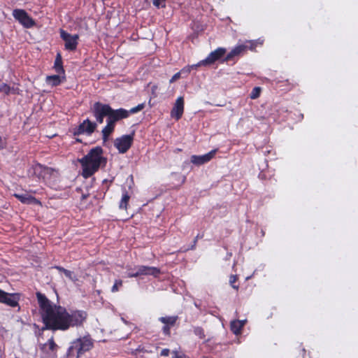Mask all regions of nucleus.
<instances>
[{"label": "nucleus", "instance_id": "obj_1", "mask_svg": "<svg viewBox=\"0 0 358 358\" xmlns=\"http://www.w3.org/2000/svg\"><path fill=\"white\" fill-rule=\"evenodd\" d=\"M41 315L44 324L42 330L66 331L71 327H80L87 319L84 310H72L70 313L64 307L57 306L40 292L36 293Z\"/></svg>", "mask_w": 358, "mask_h": 358}, {"label": "nucleus", "instance_id": "obj_2", "mask_svg": "<svg viewBox=\"0 0 358 358\" xmlns=\"http://www.w3.org/2000/svg\"><path fill=\"white\" fill-rule=\"evenodd\" d=\"M78 162L82 166V176L85 178L91 177L96 172L99 167L106 164V158L103 157V149L100 146H96L90 150V152Z\"/></svg>", "mask_w": 358, "mask_h": 358}, {"label": "nucleus", "instance_id": "obj_3", "mask_svg": "<svg viewBox=\"0 0 358 358\" xmlns=\"http://www.w3.org/2000/svg\"><path fill=\"white\" fill-rule=\"evenodd\" d=\"M91 112L94 117L96 122L102 124L105 117L106 120L111 119L112 117H117L129 110L124 108L113 109L109 104L103 103L99 101L95 102L90 108Z\"/></svg>", "mask_w": 358, "mask_h": 358}, {"label": "nucleus", "instance_id": "obj_4", "mask_svg": "<svg viewBox=\"0 0 358 358\" xmlns=\"http://www.w3.org/2000/svg\"><path fill=\"white\" fill-rule=\"evenodd\" d=\"M94 347V340L90 335L80 337L71 343L66 352L68 358H80L86 352L90 351Z\"/></svg>", "mask_w": 358, "mask_h": 358}, {"label": "nucleus", "instance_id": "obj_5", "mask_svg": "<svg viewBox=\"0 0 358 358\" xmlns=\"http://www.w3.org/2000/svg\"><path fill=\"white\" fill-rule=\"evenodd\" d=\"M145 108V103H140L137 106L131 108L129 112L120 115L117 117H112L111 119L106 120V125L101 131L102 139L103 142L108 140L109 136L113 132L117 122L127 118L130 114H134L142 110Z\"/></svg>", "mask_w": 358, "mask_h": 358}, {"label": "nucleus", "instance_id": "obj_6", "mask_svg": "<svg viewBox=\"0 0 358 358\" xmlns=\"http://www.w3.org/2000/svg\"><path fill=\"white\" fill-rule=\"evenodd\" d=\"M253 48L254 44L252 41L247 42L244 44L238 45L227 55L224 59V61L229 62L234 60L235 58L245 55L248 50H252Z\"/></svg>", "mask_w": 358, "mask_h": 358}, {"label": "nucleus", "instance_id": "obj_7", "mask_svg": "<svg viewBox=\"0 0 358 358\" xmlns=\"http://www.w3.org/2000/svg\"><path fill=\"white\" fill-rule=\"evenodd\" d=\"M226 53V49L224 48H218L215 50L211 52L208 56L201 61H200L199 63H197L195 65H192V68L193 67H198L201 66H210L213 64H214L215 62L221 59L224 54Z\"/></svg>", "mask_w": 358, "mask_h": 358}, {"label": "nucleus", "instance_id": "obj_8", "mask_svg": "<svg viewBox=\"0 0 358 358\" xmlns=\"http://www.w3.org/2000/svg\"><path fill=\"white\" fill-rule=\"evenodd\" d=\"M134 133L129 135H123L115 140L114 145L120 153H125L131 148L134 141Z\"/></svg>", "mask_w": 358, "mask_h": 358}, {"label": "nucleus", "instance_id": "obj_9", "mask_svg": "<svg viewBox=\"0 0 358 358\" xmlns=\"http://www.w3.org/2000/svg\"><path fill=\"white\" fill-rule=\"evenodd\" d=\"M13 16L25 28H31L36 24L34 20L23 9H14Z\"/></svg>", "mask_w": 358, "mask_h": 358}, {"label": "nucleus", "instance_id": "obj_10", "mask_svg": "<svg viewBox=\"0 0 358 358\" xmlns=\"http://www.w3.org/2000/svg\"><path fill=\"white\" fill-rule=\"evenodd\" d=\"M135 271L128 273L129 278L138 277L143 275H150L157 277L160 273L159 268L154 266H138L134 268Z\"/></svg>", "mask_w": 358, "mask_h": 358}, {"label": "nucleus", "instance_id": "obj_11", "mask_svg": "<svg viewBox=\"0 0 358 358\" xmlns=\"http://www.w3.org/2000/svg\"><path fill=\"white\" fill-rule=\"evenodd\" d=\"M96 127V122H92L89 119H86L74 129L73 134L76 136L86 134L90 136L95 131Z\"/></svg>", "mask_w": 358, "mask_h": 358}, {"label": "nucleus", "instance_id": "obj_12", "mask_svg": "<svg viewBox=\"0 0 358 358\" xmlns=\"http://www.w3.org/2000/svg\"><path fill=\"white\" fill-rule=\"evenodd\" d=\"M60 37L65 41V48L67 50L73 51L76 50L78 45V40L79 36L78 34L71 35L66 31L60 30Z\"/></svg>", "mask_w": 358, "mask_h": 358}, {"label": "nucleus", "instance_id": "obj_13", "mask_svg": "<svg viewBox=\"0 0 358 358\" xmlns=\"http://www.w3.org/2000/svg\"><path fill=\"white\" fill-rule=\"evenodd\" d=\"M21 294L20 293H6L1 303L6 304L8 306L15 308L18 307V311L20 310L19 301L20 300Z\"/></svg>", "mask_w": 358, "mask_h": 358}, {"label": "nucleus", "instance_id": "obj_14", "mask_svg": "<svg viewBox=\"0 0 358 358\" xmlns=\"http://www.w3.org/2000/svg\"><path fill=\"white\" fill-rule=\"evenodd\" d=\"M184 112V99L182 96H179L171 111V117L176 120H180Z\"/></svg>", "mask_w": 358, "mask_h": 358}, {"label": "nucleus", "instance_id": "obj_15", "mask_svg": "<svg viewBox=\"0 0 358 358\" xmlns=\"http://www.w3.org/2000/svg\"><path fill=\"white\" fill-rule=\"evenodd\" d=\"M217 150H213L203 155H192L191 162L196 165H202L210 161L215 156Z\"/></svg>", "mask_w": 358, "mask_h": 358}, {"label": "nucleus", "instance_id": "obj_16", "mask_svg": "<svg viewBox=\"0 0 358 358\" xmlns=\"http://www.w3.org/2000/svg\"><path fill=\"white\" fill-rule=\"evenodd\" d=\"M13 196L17 198L19 201H20L22 203L24 204H32V203H39V201L37 200L35 197L29 194L28 193L24 194H14Z\"/></svg>", "mask_w": 358, "mask_h": 358}, {"label": "nucleus", "instance_id": "obj_17", "mask_svg": "<svg viewBox=\"0 0 358 358\" xmlns=\"http://www.w3.org/2000/svg\"><path fill=\"white\" fill-rule=\"evenodd\" d=\"M58 348L57 345L55 343L53 337L50 338L46 343L41 344L40 349L41 351L45 353H48L49 351L55 352Z\"/></svg>", "mask_w": 358, "mask_h": 358}, {"label": "nucleus", "instance_id": "obj_18", "mask_svg": "<svg viewBox=\"0 0 358 358\" xmlns=\"http://www.w3.org/2000/svg\"><path fill=\"white\" fill-rule=\"evenodd\" d=\"M62 79L64 80V77L62 78L59 75L49 76L46 78V82L48 85L55 87L60 85Z\"/></svg>", "mask_w": 358, "mask_h": 358}, {"label": "nucleus", "instance_id": "obj_19", "mask_svg": "<svg viewBox=\"0 0 358 358\" xmlns=\"http://www.w3.org/2000/svg\"><path fill=\"white\" fill-rule=\"evenodd\" d=\"M178 320V317L175 316H168V317H161L159 318V320L164 324L165 325H168L169 327H173L177 320Z\"/></svg>", "mask_w": 358, "mask_h": 358}, {"label": "nucleus", "instance_id": "obj_20", "mask_svg": "<svg viewBox=\"0 0 358 358\" xmlns=\"http://www.w3.org/2000/svg\"><path fill=\"white\" fill-rule=\"evenodd\" d=\"M54 67L57 73H58L59 74H64V69L62 66V59L61 55L59 53L57 55V57L55 60Z\"/></svg>", "mask_w": 358, "mask_h": 358}, {"label": "nucleus", "instance_id": "obj_21", "mask_svg": "<svg viewBox=\"0 0 358 358\" xmlns=\"http://www.w3.org/2000/svg\"><path fill=\"white\" fill-rule=\"evenodd\" d=\"M231 331L236 335L241 334L243 329L242 324L239 320H234L231 322Z\"/></svg>", "mask_w": 358, "mask_h": 358}, {"label": "nucleus", "instance_id": "obj_22", "mask_svg": "<svg viewBox=\"0 0 358 358\" xmlns=\"http://www.w3.org/2000/svg\"><path fill=\"white\" fill-rule=\"evenodd\" d=\"M17 89L14 87H10L6 83H3L0 85V93H3L5 95H8L10 94H16Z\"/></svg>", "mask_w": 358, "mask_h": 358}, {"label": "nucleus", "instance_id": "obj_23", "mask_svg": "<svg viewBox=\"0 0 358 358\" xmlns=\"http://www.w3.org/2000/svg\"><path fill=\"white\" fill-rule=\"evenodd\" d=\"M34 173L36 175L38 178H44V172H45V166H43L40 164H36L33 166Z\"/></svg>", "mask_w": 358, "mask_h": 358}, {"label": "nucleus", "instance_id": "obj_24", "mask_svg": "<svg viewBox=\"0 0 358 358\" xmlns=\"http://www.w3.org/2000/svg\"><path fill=\"white\" fill-rule=\"evenodd\" d=\"M129 199H130V196H129L128 192L126 190H124V193L122 194V199L120 202V205H119L120 208L127 209Z\"/></svg>", "mask_w": 358, "mask_h": 358}, {"label": "nucleus", "instance_id": "obj_25", "mask_svg": "<svg viewBox=\"0 0 358 358\" xmlns=\"http://www.w3.org/2000/svg\"><path fill=\"white\" fill-rule=\"evenodd\" d=\"M261 91H262V89L261 87H255L252 89L250 94V97L252 99H257L259 96H260V93H261Z\"/></svg>", "mask_w": 358, "mask_h": 358}, {"label": "nucleus", "instance_id": "obj_26", "mask_svg": "<svg viewBox=\"0 0 358 358\" xmlns=\"http://www.w3.org/2000/svg\"><path fill=\"white\" fill-rule=\"evenodd\" d=\"M122 280H115V283L113 285V286L111 288V292H117L119 291V289L122 286Z\"/></svg>", "mask_w": 358, "mask_h": 358}, {"label": "nucleus", "instance_id": "obj_27", "mask_svg": "<svg viewBox=\"0 0 358 358\" xmlns=\"http://www.w3.org/2000/svg\"><path fill=\"white\" fill-rule=\"evenodd\" d=\"M194 333L195 334V335L199 336L200 338H205L204 330L201 327H194Z\"/></svg>", "mask_w": 358, "mask_h": 358}, {"label": "nucleus", "instance_id": "obj_28", "mask_svg": "<svg viewBox=\"0 0 358 358\" xmlns=\"http://www.w3.org/2000/svg\"><path fill=\"white\" fill-rule=\"evenodd\" d=\"M57 173V171L51 167L45 166L44 178Z\"/></svg>", "mask_w": 358, "mask_h": 358}, {"label": "nucleus", "instance_id": "obj_29", "mask_svg": "<svg viewBox=\"0 0 358 358\" xmlns=\"http://www.w3.org/2000/svg\"><path fill=\"white\" fill-rule=\"evenodd\" d=\"M238 280V277L236 275H231L229 278V284L230 285L235 289L238 290V285H236V282Z\"/></svg>", "mask_w": 358, "mask_h": 358}, {"label": "nucleus", "instance_id": "obj_30", "mask_svg": "<svg viewBox=\"0 0 358 358\" xmlns=\"http://www.w3.org/2000/svg\"><path fill=\"white\" fill-rule=\"evenodd\" d=\"M166 0H152L153 5L157 8H165Z\"/></svg>", "mask_w": 358, "mask_h": 358}, {"label": "nucleus", "instance_id": "obj_31", "mask_svg": "<svg viewBox=\"0 0 358 358\" xmlns=\"http://www.w3.org/2000/svg\"><path fill=\"white\" fill-rule=\"evenodd\" d=\"M64 274L65 275V276L66 278H68L69 280H76V276L75 275L73 274V272L69 271V270H66L64 272Z\"/></svg>", "mask_w": 358, "mask_h": 358}, {"label": "nucleus", "instance_id": "obj_32", "mask_svg": "<svg viewBox=\"0 0 358 358\" xmlns=\"http://www.w3.org/2000/svg\"><path fill=\"white\" fill-rule=\"evenodd\" d=\"M170 329L171 327L164 324V326L162 328V331L165 335L169 336L171 334Z\"/></svg>", "mask_w": 358, "mask_h": 358}, {"label": "nucleus", "instance_id": "obj_33", "mask_svg": "<svg viewBox=\"0 0 358 358\" xmlns=\"http://www.w3.org/2000/svg\"><path fill=\"white\" fill-rule=\"evenodd\" d=\"M145 352L144 348L142 347L141 345H139L136 350H134L132 352V354L134 355H137L138 352Z\"/></svg>", "mask_w": 358, "mask_h": 358}, {"label": "nucleus", "instance_id": "obj_34", "mask_svg": "<svg viewBox=\"0 0 358 358\" xmlns=\"http://www.w3.org/2000/svg\"><path fill=\"white\" fill-rule=\"evenodd\" d=\"M199 238V235H197V236L194 238V241H193V244H192V246L189 248V249H190V250H194V249H195L196 245V243H197V241H198Z\"/></svg>", "mask_w": 358, "mask_h": 358}, {"label": "nucleus", "instance_id": "obj_35", "mask_svg": "<svg viewBox=\"0 0 358 358\" xmlns=\"http://www.w3.org/2000/svg\"><path fill=\"white\" fill-rule=\"evenodd\" d=\"M169 353H170V350L167 348H165L161 351V356L167 357L169 355Z\"/></svg>", "mask_w": 358, "mask_h": 358}, {"label": "nucleus", "instance_id": "obj_36", "mask_svg": "<svg viewBox=\"0 0 358 358\" xmlns=\"http://www.w3.org/2000/svg\"><path fill=\"white\" fill-rule=\"evenodd\" d=\"M180 73L178 72V73H176L172 78L170 80V83H173L174 82L175 80H176L177 79L180 78Z\"/></svg>", "mask_w": 358, "mask_h": 358}, {"label": "nucleus", "instance_id": "obj_37", "mask_svg": "<svg viewBox=\"0 0 358 358\" xmlns=\"http://www.w3.org/2000/svg\"><path fill=\"white\" fill-rule=\"evenodd\" d=\"M6 144V141H3L1 138V136H0V150L5 148Z\"/></svg>", "mask_w": 358, "mask_h": 358}, {"label": "nucleus", "instance_id": "obj_38", "mask_svg": "<svg viewBox=\"0 0 358 358\" xmlns=\"http://www.w3.org/2000/svg\"><path fill=\"white\" fill-rule=\"evenodd\" d=\"M6 292L0 289V303H1L4 296L6 295Z\"/></svg>", "mask_w": 358, "mask_h": 358}, {"label": "nucleus", "instance_id": "obj_39", "mask_svg": "<svg viewBox=\"0 0 358 358\" xmlns=\"http://www.w3.org/2000/svg\"><path fill=\"white\" fill-rule=\"evenodd\" d=\"M173 358H189L185 355H178L176 352H175V356Z\"/></svg>", "mask_w": 358, "mask_h": 358}, {"label": "nucleus", "instance_id": "obj_40", "mask_svg": "<svg viewBox=\"0 0 358 358\" xmlns=\"http://www.w3.org/2000/svg\"><path fill=\"white\" fill-rule=\"evenodd\" d=\"M55 268L59 272H62V273H64L66 270V268H64L60 266H55Z\"/></svg>", "mask_w": 358, "mask_h": 358}, {"label": "nucleus", "instance_id": "obj_41", "mask_svg": "<svg viewBox=\"0 0 358 358\" xmlns=\"http://www.w3.org/2000/svg\"><path fill=\"white\" fill-rule=\"evenodd\" d=\"M242 324V327H243L244 324H245V320H239Z\"/></svg>", "mask_w": 358, "mask_h": 358}, {"label": "nucleus", "instance_id": "obj_42", "mask_svg": "<svg viewBox=\"0 0 358 358\" xmlns=\"http://www.w3.org/2000/svg\"><path fill=\"white\" fill-rule=\"evenodd\" d=\"M82 198L84 199H85V198H86V196H85V195H83V196H82Z\"/></svg>", "mask_w": 358, "mask_h": 358}, {"label": "nucleus", "instance_id": "obj_43", "mask_svg": "<svg viewBox=\"0 0 358 358\" xmlns=\"http://www.w3.org/2000/svg\"><path fill=\"white\" fill-rule=\"evenodd\" d=\"M185 177H184V178H183V179H182V182H185Z\"/></svg>", "mask_w": 358, "mask_h": 358}]
</instances>
